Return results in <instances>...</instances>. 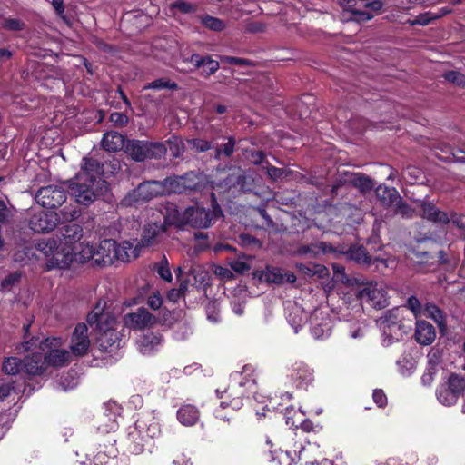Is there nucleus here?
<instances>
[{
    "label": "nucleus",
    "mask_w": 465,
    "mask_h": 465,
    "mask_svg": "<svg viewBox=\"0 0 465 465\" xmlns=\"http://www.w3.org/2000/svg\"><path fill=\"white\" fill-rule=\"evenodd\" d=\"M87 322L96 332L97 343L102 351L112 352L120 347L121 338L116 331L117 322L110 312H104L98 304L88 314Z\"/></svg>",
    "instance_id": "obj_1"
},
{
    "label": "nucleus",
    "mask_w": 465,
    "mask_h": 465,
    "mask_svg": "<svg viewBox=\"0 0 465 465\" xmlns=\"http://www.w3.org/2000/svg\"><path fill=\"white\" fill-rule=\"evenodd\" d=\"M160 432V425L152 414L141 416L134 425L128 429L129 450L136 455L142 453L144 447Z\"/></svg>",
    "instance_id": "obj_2"
},
{
    "label": "nucleus",
    "mask_w": 465,
    "mask_h": 465,
    "mask_svg": "<svg viewBox=\"0 0 465 465\" xmlns=\"http://www.w3.org/2000/svg\"><path fill=\"white\" fill-rule=\"evenodd\" d=\"M62 344L61 338L49 337L44 341L33 338L22 346L24 351H30L33 346L38 347L47 369L48 367H64L70 362L71 354L66 349L61 348Z\"/></svg>",
    "instance_id": "obj_3"
},
{
    "label": "nucleus",
    "mask_w": 465,
    "mask_h": 465,
    "mask_svg": "<svg viewBox=\"0 0 465 465\" xmlns=\"http://www.w3.org/2000/svg\"><path fill=\"white\" fill-rule=\"evenodd\" d=\"M403 309L394 308L377 319L376 322L382 333L383 346H391L403 339L411 327L403 322Z\"/></svg>",
    "instance_id": "obj_4"
},
{
    "label": "nucleus",
    "mask_w": 465,
    "mask_h": 465,
    "mask_svg": "<svg viewBox=\"0 0 465 465\" xmlns=\"http://www.w3.org/2000/svg\"><path fill=\"white\" fill-rule=\"evenodd\" d=\"M74 246L58 243L54 239L44 240L38 243V250L46 258L48 270L67 268L74 262Z\"/></svg>",
    "instance_id": "obj_5"
},
{
    "label": "nucleus",
    "mask_w": 465,
    "mask_h": 465,
    "mask_svg": "<svg viewBox=\"0 0 465 465\" xmlns=\"http://www.w3.org/2000/svg\"><path fill=\"white\" fill-rule=\"evenodd\" d=\"M221 212L218 204H213L212 209H205L198 205L191 206L186 208L182 215L172 221V223L179 225L189 224L197 228H207Z\"/></svg>",
    "instance_id": "obj_6"
},
{
    "label": "nucleus",
    "mask_w": 465,
    "mask_h": 465,
    "mask_svg": "<svg viewBox=\"0 0 465 465\" xmlns=\"http://www.w3.org/2000/svg\"><path fill=\"white\" fill-rule=\"evenodd\" d=\"M164 195L160 181H147L140 183L135 189L130 191L121 201L124 207L143 204L152 199Z\"/></svg>",
    "instance_id": "obj_7"
},
{
    "label": "nucleus",
    "mask_w": 465,
    "mask_h": 465,
    "mask_svg": "<svg viewBox=\"0 0 465 465\" xmlns=\"http://www.w3.org/2000/svg\"><path fill=\"white\" fill-rule=\"evenodd\" d=\"M124 152L133 160L143 162L149 158H161L166 153V147L161 143H149L139 140H128Z\"/></svg>",
    "instance_id": "obj_8"
},
{
    "label": "nucleus",
    "mask_w": 465,
    "mask_h": 465,
    "mask_svg": "<svg viewBox=\"0 0 465 465\" xmlns=\"http://www.w3.org/2000/svg\"><path fill=\"white\" fill-rule=\"evenodd\" d=\"M245 385H253V381H250L247 379H243L242 377V373H232L231 375V384L230 386L220 394L219 391H216V393L219 398L223 399L225 396L230 398L234 396L230 402L224 401H222L220 402V409H226V408H232L233 411L241 409L242 406V401L240 397L237 395H243V391L242 388Z\"/></svg>",
    "instance_id": "obj_9"
},
{
    "label": "nucleus",
    "mask_w": 465,
    "mask_h": 465,
    "mask_svg": "<svg viewBox=\"0 0 465 465\" xmlns=\"http://www.w3.org/2000/svg\"><path fill=\"white\" fill-rule=\"evenodd\" d=\"M357 295L361 302L374 308L381 309L388 305L387 292L381 283L368 282L360 287Z\"/></svg>",
    "instance_id": "obj_10"
},
{
    "label": "nucleus",
    "mask_w": 465,
    "mask_h": 465,
    "mask_svg": "<svg viewBox=\"0 0 465 465\" xmlns=\"http://www.w3.org/2000/svg\"><path fill=\"white\" fill-rule=\"evenodd\" d=\"M104 187L94 182L79 181L77 176L72 182L70 190L75 201L83 205H89L97 197L98 192Z\"/></svg>",
    "instance_id": "obj_11"
},
{
    "label": "nucleus",
    "mask_w": 465,
    "mask_h": 465,
    "mask_svg": "<svg viewBox=\"0 0 465 465\" xmlns=\"http://www.w3.org/2000/svg\"><path fill=\"white\" fill-rule=\"evenodd\" d=\"M36 202L45 208L54 209L66 200L65 189L58 184L41 187L35 193Z\"/></svg>",
    "instance_id": "obj_12"
},
{
    "label": "nucleus",
    "mask_w": 465,
    "mask_h": 465,
    "mask_svg": "<svg viewBox=\"0 0 465 465\" xmlns=\"http://www.w3.org/2000/svg\"><path fill=\"white\" fill-rule=\"evenodd\" d=\"M91 346L88 335V328L85 323H78L71 336L70 349L72 354L76 357L84 356Z\"/></svg>",
    "instance_id": "obj_13"
},
{
    "label": "nucleus",
    "mask_w": 465,
    "mask_h": 465,
    "mask_svg": "<svg viewBox=\"0 0 465 465\" xmlns=\"http://www.w3.org/2000/svg\"><path fill=\"white\" fill-rule=\"evenodd\" d=\"M58 222L59 218L56 213L39 210L31 215L29 226L35 232H46L53 231Z\"/></svg>",
    "instance_id": "obj_14"
},
{
    "label": "nucleus",
    "mask_w": 465,
    "mask_h": 465,
    "mask_svg": "<svg viewBox=\"0 0 465 465\" xmlns=\"http://www.w3.org/2000/svg\"><path fill=\"white\" fill-rule=\"evenodd\" d=\"M156 321V317L144 308H139L136 312L124 316V326L132 330H143L153 327Z\"/></svg>",
    "instance_id": "obj_15"
},
{
    "label": "nucleus",
    "mask_w": 465,
    "mask_h": 465,
    "mask_svg": "<svg viewBox=\"0 0 465 465\" xmlns=\"http://www.w3.org/2000/svg\"><path fill=\"white\" fill-rule=\"evenodd\" d=\"M194 278L197 288H205L210 284V273L203 264L195 263L191 260L184 261L177 268L178 277L186 272Z\"/></svg>",
    "instance_id": "obj_16"
},
{
    "label": "nucleus",
    "mask_w": 465,
    "mask_h": 465,
    "mask_svg": "<svg viewBox=\"0 0 465 465\" xmlns=\"http://www.w3.org/2000/svg\"><path fill=\"white\" fill-rule=\"evenodd\" d=\"M103 165L96 160L84 158L81 172L76 175L79 181L94 182L105 186V181L101 178Z\"/></svg>",
    "instance_id": "obj_17"
},
{
    "label": "nucleus",
    "mask_w": 465,
    "mask_h": 465,
    "mask_svg": "<svg viewBox=\"0 0 465 465\" xmlns=\"http://www.w3.org/2000/svg\"><path fill=\"white\" fill-rule=\"evenodd\" d=\"M320 246L317 244L304 245L299 248L297 253L307 260L308 264H301L300 269L304 270L308 275H315L320 272Z\"/></svg>",
    "instance_id": "obj_18"
},
{
    "label": "nucleus",
    "mask_w": 465,
    "mask_h": 465,
    "mask_svg": "<svg viewBox=\"0 0 465 465\" xmlns=\"http://www.w3.org/2000/svg\"><path fill=\"white\" fill-rule=\"evenodd\" d=\"M31 355L25 357L23 361V371L29 376H40L45 373L46 367L39 348L32 347Z\"/></svg>",
    "instance_id": "obj_19"
},
{
    "label": "nucleus",
    "mask_w": 465,
    "mask_h": 465,
    "mask_svg": "<svg viewBox=\"0 0 465 465\" xmlns=\"http://www.w3.org/2000/svg\"><path fill=\"white\" fill-rule=\"evenodd\" d=\"M290 375L293 384L300 389H307L314 380L313 370L304 362L293 364Z\"/></svg>",
    "instance_id": "obj_20"
},
{
    "label": "nucleus",
    "mask_w": 465,
    "mask_h": 465,
    "mask_svg": "<svg viewBox=\"0 0 465 465\" xmlns=\"http://www.w3.org/2000/svg\"><path fill=\"white\" fill-rule=\"evenodd\" d=\"M313 439L307 438L306 444L302 443L296 446L297 449V461L301 462V465H317V458L319 456V445L316 441H312Z\"/></svg>",
    "instance_id": "obj_21"
},
{
    "label": "nucleus",
    "mask_w": 465,
    "mask_h": 465,
    "mask_svg": "<svg viewBox=\"0 0 465 465\" xmlns=\"http://www.w3.org/2000/svg\"><path fill=\"white\" fill-rule=\"evenodd\" d=\"M105 412L100 419V423L97 427L101 432L114 431L118 428L117 417L119 416L120 407L116 403H107L104 406Z\"/></svg>",
    "instance_id": "obj_22"
},
{
    "label": "nucleus",
    "mask_w": 465,
    "mask_h": 465,
    "mask_svg": "<svg viewBox=\"0 0 465 465\" xmlns=\"http://www.w3.org/2000/svg\"><path fill=\"white\" fill-rule=\"evenodd\" d=\"M140 253V242L136 239L133 241H124L120 243L115 242L114 260L124 262H130L138 257Z\"/></svg>",
    "instance_id": "obj_23"
},
{
    "label": "nucleus",
    "mask_w": 465,
    "mask_h": 465,
    "mask_svg": "<svg viewBox=\"0 0 465 465\" xmlns=\"http://www.w3.org/2000/svg\"><path fill=\"white\" fill-rule=\"evenodd\" d=\"M260 278L267 282L276 284H282L284 282L292 283L296 281V276L293 272L272 266H267L266 269L261 272Z\"/></svg>",
    "instance_id": "obj_24"
},
{
    "label": "nucleus",
    "mask_w": 465,
    "mask_h": 465,
    "mask_svg": "<svg viewBox=\"0 0 465 465\" xmlns=\"http://www.w3.org/2000/svg\"><path fill=\"white\" fill-rule=\"evenodd\" d=\"M285 313L288 322L295 332H298V330L308 319L307 312H305L303 308L296 302H287Z\"/></svg>",
    "instance_id": "obj_25"
},
{
    "label": "nucleus",
    "mask_w": 465,
    "mask_h": 465,
    "mask_svg": "<svg viewBox=\"0 0 465 465\" xmlns=\"http://www.w3.org/2000/svg\"><path fill=\"white\" fill-rule=\"evenodd\" d=\"M95 262L98 264L112 263L114 261L115 241L104 239L95 244Z\"/></svg>",
    "instance_id": "obj_26"
},
{
    "label": "nucleus",
    "mask_w": 465,
    "mask_h": 465,
    "mask_svg": "<svg viewBox=\"0 0 465 465\" xmlns=\"http://www.w3.org/2000/svg\"><path fill=\"white\" fill-rule=\"evenodd\" d=\"M83 236V229L79 224L69 223L61 228L59 242L65 246H75Z\"/></svg>",
    "instance_id": "obj_27"
},
{
    "label": "nucleus",
    "mask_w": 465,
    "mask_h": 465,
    "mask_svg": "<svg viewBox=\"0 0 465 465\" xmlns=\"http://www.w3.org/2000/svg\"><path fill=\"white\" fill-rule=\"evenodd\" d=\"M176 416L181 424L191 427L200 420V411L193 404H184L178 409Z\"/></svg>",
    "instance_id": "obj_28"
},
{
    "label": "nucleus",
    "mask_w": 465,
    "mask_h": 465,
    "mask_svg": "<svg viewBox=\"0 0 465 465\" xmlns=\"http://www.w3.org/2000/svg\"><path fill=\"white\" fill-rule=\"evenodd\" d=\"M436 338V331L432 324L425 321H418L416 323L415 339L421 345L431 344Z\"/></svg>",
    "instance_id": "obj_29"
},
{
    "label": "nucleus",
    "mask_w": 465,
    "mask_h": 465,
    "mask_svg": "<svg viewBox=\"0 0 465 465\" xmlns=\"http://www.w3.org/2000/svg\"><path fill=\"white\" fill-rule=\"evenodd\" d=\"M125 137L114 131L107 132L102 139V146L107 152H117L124 149L126 144Z\"/></svg>",
    "instance_id": "obj_30"
},
{
    "label": "nucleus",
    "mask_w": 465,
    "mask_h": 465,
    "mask_svg": "<svg viewBox=\"0 0 465 465\" xmlns=\"http://www.w3.org/2000/svg\"><path fill=\"white\" fill-rule=\"evenodd\" d=\"M375 193L378 200L386 208L394 206V203L400 201V194L394 187L379 185Z\"/></svg>",
    "instance_id": "obj_31"
},
{
    "label": "nucleus",
    "mask_w": 465,
    "mask_h": 465,
    "mask_svg": "<svg viewBox=\"0 0 465 465\" xmlns=\"http://www.w3.org/2000/svg\"><path fill=\"white\" fill-rule=\"evenodd\" d=\"M344 182L351 183L361 193L370 192L374 187V182L369 176L360 173H346Z\"/></svg>",
    "instance_id": "obj_32"
},
{
    "label": "nucleus",
    "mask_w": 465,
    "mask_h": 465,
    "mask_svg": "<svg viewBox=\"0 0 465 465\" xmlns=\"http://www.w3.org/2000/svg\"><path fill=\"white\" fill-rule=\"evenodd\" d=\"M190 62L196 68L203 67V74L207 76L214 74L219 69V63L209 56L202 57L199 54H192Z\"/></svg>",
    "instance_id": "obj_33"
},
{
    "label": "nucleus",
    "mask_w": 465,
    "mask_h": 465,
    "mask_svg": "<svg viewBox=\"0 0 465 465\" xmlns=\"http://www.w3.org/2000/svg\"><path fill=\"white\" fill-rule=\"evenodd\" d=\"M340 5L343 8L345 12L351 13V16L348 19L354 20L356 22H364L369 21L373 18V14L361 11L355 8V5H353V0H339Z\"/></svg>",
    "instance_id": "obj_34"
},
{
    "label": "nucleus",
    "mask_w": 465,
    "mask_h": 465,
    "mask_svg": "<svg viewBox=\"0 0 465 465\" xmlns=\"http://www.w3.org/2000/svg\"><path fill=\"white\" fill-rule=\"evenodd\" d=\"M95 246L89 242H78L74 248V261L77 262H85L93 258L95 259Z\"/></svg>",
    "instance_id": "obj_35"
},
{
    "label": "nucleus",
    "mask_w": 465,
    "mask_h": 465,
    "mask_svg": "<svg viewBox=\"0 0 465 465\" xmlns=\"http://www.w3.org/2000/svg\"><path fill=\"white\" fill-rule=\"evenodd\" d=\"M422 217L426 218L430 221L440 223H449L448 215L440 212L436 208V206L431 203H422L421 205Z\"/></svg>",
    "instance_id": "obj_36"
},
{
    "label": "nucleus",
    "mask_w": 465,
    "mask_h": 465,
    "mask_svg": "<svg viewBox=\"0 0 465 465\" xmlns=\"http://www.w3.org/2000/svg\"><path fill=\"white\" fill-rule=\"evenodd\" d=\"M163 194L183 193L185 192L183 176H173L160 181Z\"/></svg>",
    "instance_id": "obj_37"
},
{
    "label": "nucleus",
    "mask_w": 465,
    "mask_h": 465,
    "mask_svg": "<svg viewBox=\"0 0 465 465\" xmlns=\"http://www.w3.org/2000/svg\"><path fill=\"white\" fill-rule=\"evenodd\" d=\"M162 338L160 335L154 334V333H149L146 335H143L139 341H138V347L139 351L143 354H150L153 352L155 348L161 344Z\"/></svg>",
    "instance_id": "obj_38"
},
{
    "label": "nucleus",
    "mask_w": 465,
    "mask_h": 465,
    "mask_svg": "<svg viewBox=\"0 0 465 465\" xmlns=\"http://www.w3.org/2000/svg\"><path fill=\"white\" fill-rule=\"evenodd\" d=\"M297 449L280 450L279 452L271 451V461L277 462L278 465H292L297 461Z\"/></svg>",
    "instance_id": "obj_39"
},
{
    "label": "nucleus",
    "mask_w": 465,
    "mask_h": 465,
    "mask_svg": "<svg viewBox=\"0 0 465 465\" xmlns=\"http://www.w3.org/2000/svg\"><path fill=\"white\" fill-rule=\"evenodd\" d=\"M346 255L348 259L352 260L359 264L370 265L371 262V257L361 246L351 247Z\"/></svg>",
    "instance_id": "obj_40"
},
{
    "label": "nucleus",
    "mask_w": 465,
    "mask_h": 465,
    "mask_svg": "<svg viewBox=\"0 0 465 465\" xmlns=\"http://www.w3.org/2000/svg\"><path fill=\"white\" fill-rule=\"evenodd\" d=\"M436 396L439 402L445 406H452L459 400L447 384L441 385L437 389Z\"/></svg>",
    "instance_id": "obj_41"
},
{
    "label": "nucleus",
    "mask_w": 465,
    "mask_h": 465,
    "mask_svg": "<svg viewBox=\"0 0 465 465\" xmlns=\"http://www.w3.org/2000/svg\"><path fill=\"white\" fill-rule=\"evenodd\" d=\"M420 316L432 319L440 328L444 326V315L442 312L432 303H427L424 305Z\"/></svg>",
    "instance_id": "obj_42"
},
{
    "label": "nucleus",
    "mask_w": 465,
    "mask_h": 465,
    "mask_svg": "<svg viewBox=\"0 0 465 465\" xmlns=\"http://www.w3.org/2000/svg\"><path fill=\"white\" fill-rule=\"evenodd\" d=\"M170 12L175 15L178 13L180 14H192L196 12L197 5L192 4L190 2H186L184 0H177L172 4H170Z\"/></svg>",
    "instance_id": "obj_43"
},
{
    "label": "nucleus",
    "mask_w": 465,
    "mask_h": 465,
    "mask_svg": "<svg viewBox=\"0 0 465 465\" xmlns=\"http://www.w3.org/2000/svg\"><path fill=\"white\" fill-rule=\"evenodd\" d=\"M447 385L459 399L465 391V378L458 374H451L449 377Z\"/></svg>",
    "instance_id": "obj_44"
},
{
    "label": "nucleus",
    "mask_w": 465,
    "mask_h": 465,
    "mask_svg": "<svg viewBox=\"0 0 465 465\" xmlns=\"http://www.w3.org/2000/svg\"><path fill=\"white\" fill-rule=\"evenodd\" d=\"M23 371V361L16 357H9L3 362V371L8 375H16Z\"/></svg>",
    "instance_id": "obj_45"
},
{
    "label": "nucleus",
    "mask_w": 465,
    "mask_h": 465,
    "mask_svg": "<svg viewBox=\"0 0 465 465\" xmlns=\"http://www.w3.org/2000/svg\"><path fill=\"white\" fill-rule=\"evenodd\" d=\"M262 170H265L268 176L272 181H279L283 178H286L291 173V171L284 168H278L270 164L269 162H266V165L262 166Z\"/></svg>",
    "instance_id": "obj_46"
},
{
    "label": "nucleus",
    "mask_w": 465,
    "mask_h": 465,
    "mask_svg": "<svg viewBox=\"0 0 465 465\" xmlns=\"http://www.w3.org/2000/svg\"><path fill=\"white\" fill-rule=\"evenodd\" d=\"M246 175L243 170L240 168H234L232 173L226 180V184L229 186L238 185L242 189L245 188Z\"/></svg>",
    "instance_id": "obj_47"
},
{
    "label": "nucleus",
    "mask_w": 465,
    "mask_h": 465,
    "mask_svg": "<svg viewBox=\"0 0 465 465\" xmlns=\"http://www.w3.org/2000/svg\"><path fill=\"white\" fill-rule=\"evenodd\" d=\"M159 232V226L157 224H148L144 230L143 238L140 242V245L149 246L153 243L155 237L157 236Z\"/></svg>",
    "instance_id": "obj_48"
},
{
    "label": "nucleus",
    "mask_w": 465,
    "mask_h": 465,
    "mask_svg": "<svg viewBox=\"0 0 465 465\" xmlns=\"http://www.w3.org/2000/svg\"><path fill=\"white\" fill-rule=\"evenodd\" d=\"M303 413L300 411H296L292 408H286L284 412V418L286 425L290 427L298 428V423L302 421Z\"/></svg>",
    "instance_id": "obj_49"
},
{
    "label": "nucleus",
    "mask_w": 465,
    "mask_h": 465,
    "mask_svg": "<svg viewBox=\"0 0 465 465\" xmlns=\"http://www.w3.org/2000/svg\"><path fill=\"white\" fill-rule=\"evenodd\" d=\"M183 176L185 185V192L199 189L200 184L202 183V177L198 173L190 172Z\"/></svg>",
    "instance_id": "obj_50"
},
{
    "label": "nucleus",
    "mask_w": 465,
    "mask_h": 465,
    "mask_svg": "<svg viewBox=\"0 0 465 465\" xmlns=\"http://www.w3.org/2000/svg\"><path fill=\"white\" fill-rule=\"evenodd\" d=\"M106 448L108 449L106 451L99 450V452L94 456V458H93L94 465H105L110 457L116 456L117 451L113 443L110 445L109 448L108 447H106Z\"/></svg>",
    "instance_id": "obj_51"
},
{
    "label": "nucleus",
    "mask_w": 465,
    "mask_h": 465,
    "mask_svg": "<svg viewBox=\"0 0 465 465\" xmlns=\"http://www.w3.org/2000/svg\"><path fill=\"white\" fill-rule=\"evenodd\" d=\"M443 77L446 81L459 87H465V75L458 71H448L444 73Z\"/></svg>",
    "instance_id": "obj_52"
},
{
    "label": "nucleus",
    "mask_w": 465,
    "mask_h": 465,
    "mask_svg": "<svg viewBox=\"0 0 465 465\" xmlns=\"http://www.w3.org/2000/svg\"><path fill=\"white\" fill-rule=\"evenodd\" d=\"M144 88L145 89H155V90H161V89L174 90L177 88V84L174 82H172L168 79H165V78H160V79H156V80L153 81Z\"/></svg>",
    "instance_id": "obj_53"
},
{
    "label": "nucleus",
    "mask_w": 465,
    "mask_h": 465,
    "mask_svg": "<svg viewBox=\"0 0 465 465\" xmlns=\"http://www.w3.org/2000/svg\"><path fill=\"white\" fill-rule=\"evenodd\" d=\"M207 319L216 323L220 321L219 303L216 301H209L205 306Z\"/></svg>",
    "instance_id": "obj_54"
},
{
    "label": "nucleus",
    "mask_w": 465,
    "mask_h": 465,
    "mask_svg": "<svg viewBox=\"0 0 465 465\" xmlns=\"http://www.w3.org/2000/svg\"><path fill=\"white\" fill-rule=\"evenodd\" d=\"M77 380L71 374H67L64 377H62L59 381H56L55 388L61 391H69L76 387Z\"/></svg>",
    "instance_id": "obj_55"
},
{
    "label": "nucleus",
    "mask_w": 465,
    "mask_h": 465,
    "mask_svg": "<svg viewBox=\"0 0 465 465\" xmlns=\"http://www.w3.org/2000/svg\"><path fill=\"white\" fill-rule=\"evenodd\" d=\"M155 270L163 280L168 282L172 281V272L168 266V262L165 258L162 260L158 264H155Z\"/></svg>",
    "instance_id": "obj_56"
},
{
    "label": "nucleus",
    "mask_w": 465,
    "mask_h": 465,
    "mask_svg": "<svg viewBox=\"0 0 465 465\" xmlns=\"http://www.w3.org/2000/svg\"><path fill=\"white\" fill-rule=\"evenodd\" d=\"M394 212L396 214L401 215L403 218H411L414 211L404 202L400 196V201L394 203Z\"/></svg>",
    "instance_id": "obj_57"
},
{
    "label": "nucleus",
    "mask_w": 465,
    "mask_h": 465,
    "mask_svg": "<svg viewBox=\"0 0 465 465\" xmlns=\"http://www.w3.org/2000/svg\"><path fill=\"white\" fill-rule=\"evenodd\" d=\"M446 152L450 153V155L446 157V160H452L454 162L465 163V150L461 148H452L450 146L446 147Z\"/></svg>",
    "instance_id": "obj_58"
},
{
    "label": "nucleus",
    "mask_w": 465,
    "mask_h": 465,
    "mask_svg": "<svg viewBox=\"0 0 465 465\" xmlns=\"http://www.w3.org/2000/svg\"><path fill=\"white\" fill-rule=\"evenodd\" d=\"M202 22L206 27L214 31H221L224 28V24L222 20L210 15L203 16Z\"/></svg>",
    "instance_id": "obj_59"
},
{
    "label": "nucleus",
    "mask_w": 465,
    "mask_h": 465,
    "mask_svg": "<svg viewBox=\"0 0 465 465\" xmlns=\"http://www.w3.org/2000/svg\"><path fill=\"white\" fill-rule=\"evenodd\" d=\"M234 146H235V141L232 137H230L226 143H224L221 147L217 148L216 157L219 158L221 155L230 157L234 151Z\"/></svg>",
    "instance_id": "obj_60"
},
{
    "label": "nucleus",
    "mask_w": 465,
    "mask_h": 465,
    "mask_svg": "<svg viewBox=\"0 0 465 465\" xmlns=\"http://www.w3.org/2000/svg\"><path fill=\"white\" fill-rule=\"evenodd\" d=\"M232 270L238 273H244L251 269L250 264L246 262L245 258H238L230 262Z\"/></svg>",
    "instance_id": "obj_61"
},
{
    "label": "nucleus",
    "mask_w": 465,
    "mask_h": 465,
    "mask_svg": "<svg viewBox=\"0 0 465 465\" xmlns=\"http://www.w3.org/2000/svg\"><path fill=\"white\" fill-rule=\"evenodd\" d=\"M437 19V16H435V14L427 12L424 14L419 15L414 20H412L410 24L411 25H427L431 21Z\"/></svg>",
    "instance_id": "obj_62"
},
{
    "label": "nucleus",
    "mask_w": 465,
    "mask_h": 465,
    "mask_svg": "<svg viewBox=\"0 0 465 465\" xmlns=\"http://www.w3.org/2000/svg\"><path fill=\"white\" fill-rule=\"evenodd\" d=\"M21 274L17 272L8 274L2 282L3 290H10L13 286L18 283Z\"/></svg>",
    "instance_id": "obj_63"
},
{
    "label": "nucleus",
    "mask_w": 465,
    "mask_h": 465,
    "mask_svg": "<svg viewBox=\"0 0 465 465\" xmlns=\"http://www.w3.org/2000/svg\"><path fill=\"white\" fill-rule=\"evenodd\" d=\"M407 307L418 317L420 316L424 306L421 305L419 299L415 296H411L407 301Z\"/></svg>",
    "instance_id": "obj_64"
}]
</instances>
